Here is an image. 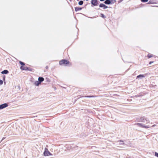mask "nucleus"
<instances>
[{"mask_svg": "<svg viewBox=\"0 0 158 158\" xmlns=\"http://www.w3.org/2000/svg\"><path fill=\"white\" fill-rule=\"evenodd\" d=\"M59 64L60 65L66 66L70 64V62L67 60L63 59L60 61Z\"/></svg>", "mask_w": 158, "mask_h": 158, "instance_id": "f257e3e1", "label": "nucleus"}, {"mask_svg": "<svg viewBox=\"0 0 158 158\" xmlns=\"http://www.w3.org/2000/svg\"><path fill=\"white\" fill-rule=\"evenodd\" d=\"M139 121L142 122H146V123H149L150 122V121L149 120L144 118L143 117L140 118L139 119Z\"/></svg>", "mask_w": 158, "mask_h": 158, "instance_id": "f03ea898", "label": "nucleus"}, {"mask_svg": "<svg viewBox=\"0 0 158 158\" xmlns=\"http://www.w3.org/2000/svg\"><path fill=\"white\" fill-rule=\"evenodd\" d=\"M44 154V156H48L52 155V154L48 151L47 148L45 149Z\"/></svg>", "mask_w": 158, "mask_h": 158, "instance_id": "7ed1b4c3", "label": "nucleus"}, {"mask_svg": "<svg viewBox=\"0 0 158 158\" xmlns=\"http://www.w3.org/2000/svg\"><path fill=\"white\" fill-rule=\"evenodd\" d=\"M135 125H137L140 127H142L143 128H148L149 127L148 126H144V125H143V124L140 123H137L135 124Z\"/></svg>", "mask_w": 158, "mask_h": 158, "instance_id": "20e7f679", "label": "nucleus"}, {"mask_svg": "<svg viewBox=\"0 0 158 158\" xmlns=\"http://www.w3.org/2000/svg\"><path fill=\"white\" fill-rule=\"evenodd\" d=\"M91 4L94 6H96L98 4L97 0H92L91 1Z\"/></svg>", "mask_w": 158, "mask_h": 158, "instance_id": "39448f33", "label": "nucleus"}, {"mask_svg": "<svg viewBox=\"0 0 158 158\" xmlns=\"http://www.w3.org/2000/svg\"><path fill=\"white\" fill-rule=\"evenodd\" d=\"M8 106V105L6 103H4L0 105V109H3Z\"/></svg>", "mask_w": 158, "mask_h": 158, "instance_id": "423d86ee", "label": "nucleus"}, {"mask_svg": "<svg viewBox=\"0 0 158 158\" xmlns=\"http://www.w3.org/2000/svg\"><path fill=\"white\" fill-rule=\"evenodd\" d=\"M99 6L100 7H103L104 9H106L108 8L107 6H106L105 5L102 3L100 4L99 5Z\"/></svg>", "mask_w": 158, "mask_h": 158, "instance_id": "0eeeda50", "label": "nucleus"}, {"mask_svg": "<svg viewBox=\"0 0 158 158\" xmlns=\"http://www.w3.org/2000/svg\"><path fill=\"white\" fill-rule=\"evenodd\" d=\"M20 69L22 70H29L28 69V68L27 67H25L23 66H21L20 67Z\"/></svg>", "mask_w": 158, "mask_h": 158, "instance_id": "6e6552de", "label": "nucleus"}, {"mask_svg": "<svg viewBox=\"0 0 158 158\" xmlns=\"http://www.w3.org/2000/svg\"><path fill=\"white\" fill-rule=\"evenodd\" d=\"M44 80V78L42 77H39L38 78V81L40 82L41 83V82L43 81Z\"/></svg>", "mask_w": 158, "mask_h": 158, "instance_id": "1a4fd4ad", "label": "nucleus"}, {"mask_svg": "<svg viewBox=\"0 0 158 158\" xmlns=\"http://www.w3.org/2000/svg\"><path fill=\"white\" fill-rule=\"evenodd\" d=\"M82 9V8L81 7H75V10L76 12H77L79 10H81Z\"/></svg>", "mask_w": 158, "mask_h": 158, "instance_id": "9d476101", "label": "nucleus"}, {"mask_svg": "<svg viewBox=\"0 0 158 158\" xmlns=\"http://www.w3.org/2000/svg\"><path fill=\"white\" fill-rule=\"evenodd\" d=\"M145 76H144V75H143V74H140V75H139L138 76H137L136 77V78H140V77H141V78H143V77H144Z\"/></svg>", "mask_w": 158, "mask_h": 158, "instance_id": "9b49d317", "label": "nucleus"}, {"mask_svg": "<svg viewBox=\"0 0 158 158\" xmlns=\"http://www.w3.org/2000/svg\"><path fill=\"white\" fill-rule=\"evenodd\" d=\"M98 96H83V97H86V98H94V97H96Z\"/></svg>", "mask_w": 158, "mask_h": 158, "instance_id": "f8f14e48", "label": "nucleus"}, {"mask_svg": "<svg viewBox=\"0 0 158 158\" xmlns=\"http://www.w3.org/2000/svg\"><path fill=\"white\" fill-rule=\"evenodd\" d=\"M104 3L107 4H110L111 3V2L110 0H106L104 2Z\"/></svg>", "mask_w": 158, "mask_h": 158, "instance_id": "ddd939ff", "label": "nucleus"}, {"mask_svg": "<svg viewBox=\"0 0 158 158\" xmlns=\"http://www.w3.org/2000/svg\"><path fill=\"white\" fill-rule=\"evenodd\" d=\"M8 73V70H4V71H2L1 73L2 74H7V73Z\"/></svg>", "mask_w": 158, "mask_h": 158, "instance_id": "4468645a", "label": "nucleus"}, {"mask_svg": "<svg viewBox=\"0 0 158 158\" xmlns=\"http://www.w3.org/2000/svg\"><path fill=\"white\" fill-rule=\"evenodd\" d=\"M40 83L39 81H36L35 82V85L36 86L38 85Z\"/></svg>", "mask_w": 158, "mask_h": 158, "instance_id": "2eb2a0df", "label": "nucleus"}, {"mask_svg": "<svg viewBox=\"0 0 158 158\" xmlns=\"http://www.w3.org/2000/svg\"><path fill=\"white\" fill-rule=\"evenodd\" d=\"M148 58L152 57L153 56V55L151 54H148L147 56Z\"/></svg>", "mask_w": 158, "mask_h": 158, "instance_id": "dca6fc26", "label": "nucleus"}, {"mask_svg": "<svg viewBox=\"0 0 158 158\" xmlns=\"http://www.w3.org/2000/svg\"><path fill=\"white\" fill-rule=\"evenodd\" d=\"M83 1H79L78 2V4L80 5H82L83 4Z\"/></svg>", "mask_w": 158, "mask_h": 158, "instance_id": "f3484780", "label": "nucleus"}, {"mask_svg": "<svg viewBox=\"0 0 158 158\" xmlns=\"http://www.w3.org/2000/svg\"><path fill=\"white\" fill-rule=\"evenodd\" d=\"M19 63L22 66H23V65H25V63L21 61H19Z\"/></svg>", "mask_w": 158, "mask_h": 158, "instance_id": "a211bd4d", "label": "nucleus"}, {"mask_svg": "<svg viewBox=\"0 0 158 158\" xmlns=\"http://www.w3.org/2000/svg\"><path fill=\"white\" fill-rule=\"evenodd\" d=\"M101 16L103 18H106V17L102 14H101Z\"/></svg>", "mask_w": 158, "mask_h": 158, "instance_id": "6ab92c4d", "label": "nucleus"}, {"mask_svg": "<svg viewBox=\"0 0 158 158\" xmlns=\"http://www.w3.org/2000/svg\"><path fill=\"white\" fill-rule=\"evenodd\" d=\"M142 2H147L148 1V0H141Z\"/></svg>", "mask_w": 158, "mask_h": 158, "instance_id": "aec40b11", "label": "nucleus"}, {"mask_svg": "<svg viewBox=\"0 0 158 158\" xmlns=\"http://www.w3.org/2000/svg\"><path fill=\"white\" fill-rule=\"evenodd\" d=\"M155 155L156 156L158 157V153H157L156 152H155Z\"/></svg>", "mask_w": 158, "mask_h": 158, "instance_id": "412c9836", "label": "nucleus"}, {"mask_svg": "<svg viewBox=\"0 0 158 158\" xmlns=\"http://www.w3.org/2000/svg\"><path fill=\"white\" fill-rule=\"evenodd\" d=\"M3 83V81L2 80H0V85H2Z\"/></svg>", "mask_w": 158, "mask_h": 158, "instance_id": "4be33fe9", "label": "nucleus"}, {"mask_svg": "<svg viewBox=\"0 0 158 158\" xmlns=\"http://www.w3.org/2000/svg\"><path fill=\"white\" fill-rule=\"evenodd\" d=\"M49 68V67L48 66H46V67H45V68L46 69H48Z\"/></svg>", "mask_w": 158, "mask_h": 158, "instance_id": "5701e85b", "label": "nucleus"}, {"mask_svg": "<svg viewBox=\"0 0 158 158\" xmlns=\"http://www.w3.org/2000/svg\"><path fill=\"white\" fill-rule=\"evenodd\" d=\"M154 62L153 61H150L149 63V64H151L152 63H153Z\"/></svg>", "mask_w": 158, "mask_h": 158, "instance_id": "b1692460", "label": "nucleus"}, {"mask_svg": "<svg viewBox=\"0 0 158 158\" xmlns=\"http://www.w3.org/2000/svg\"><path fill=\"white\" fill-rule=\"evenodd\" d=\"M156 125H154L152 126V127H154Z\"/></svg>", "mask_w": 158, "mask_h": 158, "instance_id": "393cba45", "label": "nucleus"}, {"mask_svg": "<svg viewBox=\"0 0 158 158\" xmlns=\"http://www.w3.org/2000/svg\"><path fill=\"white\" fill-rule=\"evenodd\" d=\"M100 1H104L105 0H100Z\"/></svg>", "mask_w": 158, "mask_h": 158, "instance_id": "a878e982", "label": "nucleus"}, {"mask_svg": "<svg viewBox=\"0 0 158 158\" xmlns=\"http://www.w3.org/2000/svg\"><path fill=\"white\" fill-rule=\"evenodd\" d=\"M127 158H132L130 157H127Z\"/></svg>", "mask_w": 158, "mask_h": 158, "instance_id": "bb28decb", "label": "nucleus"}, {"mask_svg": "<svg viewBox=\"0 0 158 158\" xmlns=\"http://www.w3.org/2000/svg\"><path fill=\"white\" fill-rule=\"evenodd\" d=\"M70 1H71V0H69Z\"/></svg>", "mask_w": 158, "mask_h": 158, "instance_id": "cd10ccee", "label": "nucleus"}]
</instances>
